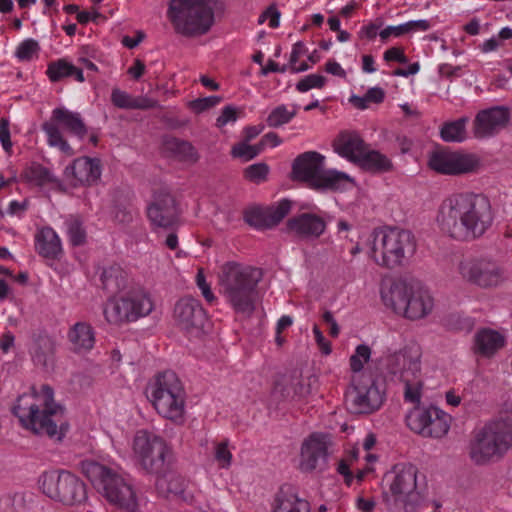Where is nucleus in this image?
<instances>
[{
    "mask_svg": "<svg viewBox=\"0 0 512 512\" xmlns=\"http://www.w3.org/2000/svg\"><path fill=\"white\" fill-rule=\"evenodd\" d=\"M81 468L110 503L127 512H138V500L128 474L121 469L108 468L95 461H83Z\"/></svg>",
    "mask_w": 512,
    "mask_h": 512,
    "instance_id": "nucleus-7",
    "label": "nucleus"
},
{
    "mask_svg": "<svg viewBox=\"0 0 512 512\" xmlns=\"http://www.w3.org/2000/svg\"><path fill=\"white\" fill-rule=\"evenodd\" d=\"M165 148L182 160H196V151L192 144L187 141L170 138L165 141Z\"/></svg>",
    "mask_w": 512,
    "mask_h": 512,
    "instance_id": "nucleus-39",
    "label": "nucleus"
},
{
    "mask_svg": "<svg viewBox=\"0 0 512 512\" xmlns=\"http://www.w3.org/2000/svg\"><path fill=\"white\" fill-rule=\"evenodd\" d=\"M506 342L507 336L504 331L481 328L473 336L471 349L478 357L491 358L505 347Z\"/></svg>",
    "mask_w": 512,
    "mask_h": 512,
    "instance_id": "nucleus-25",
    "label": "nucleus"
},
{
    "mask_svg": "<svg viewBox=\"0 0 512 512\" xmlns=\"http://www.w3.org/2000/svg\"><path fill=\"white\" fill-rule=\"evenodd\" d=\"M512 447V433L502 422L485 423L475 431L469 443V457L476 465H488L502 459Z\"/></svg>",
    "mask_w": 512,
    "mask_h": 512,
    "instance_id": "nucleus-10",
    "label": "nucleus"
},
{
    "mask_svg": "<svg viewBox=\"0 0 512 512\" xmlns=\"http://www.w3.org/2000/svg\"><path fill=\"white\" fill-rule=\"evenodd\" d=\"M146 395L160 416L177 425L185 422L186 393L173 371L156 375L147 385Z\"/></svg>",
    "mask_w": 512,
    "mask_h": 512,
    "instance_id": "nucleus-8",
    "label": "nucleus"
},
{
    "mask_svg": "<svg viewBox=\"0 0 512 512\" xmlns=\"http://www.w3.org/2000/svg\"><path fill=\"white\" fill-rule=\"evenodd\" d=\"M271 512H311V505L295 486L284 484L273 496Z\"/></svg>",
    "mask_w": 512,
    "mask_h": 512,
    "instance_id": "nucleus-26",
    "label": "nucleus"
},
{
    "mask_svg": "<svg viewBox=\"0 0 512 512\" xmlns=\"http://www.w3.org/2000/svg\"><path fill=\"white\" fill-rule=\"evenodd\" d=\"M67 234L72 245L79 246L85 241V231L77 219L66 222Z\"/></svg>",
    "mask_w": 512,
    "mask_h": 512,
    "instance_id": "nucleus-47",
    "label": "nucleus"
},
{
    "mask_svg": "<svg viewBox=\"0 0 512 512\" xmlns=\"http://www.w3.org/2000/svg\"><path fill=\"white\" fill-rule=\"evenodd\" d=\"M60 126L70 134L83 139L87 133L86 125L78 112L70 111L65 107H57L52 110L50 119L41 126L42 131L46 135L47 144L50 147L57 148L62 153L72 156L74 150L65 140Z\"/></svg>",
    "mask_w": 512,
    "mask_h": 512,
    "instance_id": "nucleus-16",
    "label": "nucleus"
},
{
    "mask_svg": "<svg viewBox=\"0 0 512 512\" xmlns=\"http://www.w3.org/2000/svg\"><path fill=\"white\" fill-rule=\"evenodd\" d=\"M418 469L411 463H397L383 477V495L395 502L408 505L417 493Z\"/></svg>",
    "mask_w": 512,
    "mask_h": 512,
    "instance_id": "nucleus-18",
    "label": "nucleus"
},
{
    "mask_svg": "<svg viewBox=\"0 0 512 512\" xmlns=\"http://www.w3.org/2000/svg\"><path fill=\"white\" fill-rule=\"evenodd\" d=\"M356 164L374 173L387 172L392 168V162L386 155L376 150H369L368 146Z\"/></svg>",
    "mask_w": 512,
    "mask_h": 512,
    "instance_id": "nucleus-31",
    "label": "nucleus"
},
{
    "mask_svg": "<svg viewBox=\"0 0 512 512\" xmlns=\"http://www.w3.org/2000/svg\"><path fill=\"white\" fill-rule=\"evenodd\" d=\"M269 171V166L266 163L259 162L248 166L244 170V176L250 182L260 184L267 179Z\"/></svg>",
    "mask_w": 512,
    "mask_h": 512,
    "instance_id": "nucleus-43",
    "label": "nucleus"
},
{
    "mask_svg": "<svg viewBox=\"0 0 512 512\" xmlns=\"http://www.w3.org/2000/svg\"><path fill=\"white\" fill-rule=\"evenodd\" d=\"M386 365L389 373L404 384L405 401L419 404L423 387L419 357L403 349L389 355Z\"/></svg>",
    "mask_w": 512,
    "mask_h": 512,
    "instance_id": "nucleus-17",
    "label": "nucleus"
},
{
    "mask_svg": "<svg viewBox=\"0 0 512 512\" xmlns=\"http://www.w3.org/2000/svg\"><path fill=\"white\" fill-rule=\"evenodd\" d=\"M326 83V78L319 74H310L302 78L297 84L296 89L301 92H307L313 88H322Z\"/></svg>",
    "mask_w": 512,
    "mask_h": 512,
    "instance_id": "nucleus-48",
    "label": "nucleus"
},
{
    "mask_svg": "<svg viewBox=\"0 0 512 512\" xmlns=\"http://www.w3.org/2000/svg\"><path fill=\"white\" fill-rule=\"evenodd\" d=\"M431 421H429L428 428L424 437L441 438L447 434L450 428V417L448 414L432 407Z\"/></svg>",
    "mask_w": 512,
    "mask_h": 512,
    "instance_id": "nucleus-35",
    "label": "nucleus"
},
{
    "mask_svg": "<svg viewBox=\"0 0 512 512\" xmlns=\"http://www.w3.org/2000/svg\"><path fill=\"white\" fill-rule=\"evenodd\" d=\"M325 157L308 151L300 154L293 162L292 172L296 179L310 183L316 189H339L350 177L337 170L324 169Z\"/></svg>",
    "mask_w": 512,
    "mask_h": 512,
    "instance_id": "nucleus-11",
    "label": "nucleus"
},
{
    "mask_svg": "<svg viewBox=\"0 0 512 512\" xmlns=\"http://www.w3.org/2000/svg\"><path fill=\"white\" fill-rule=\"evenodd\" d=\"M323 321L329 325V334L336 338L340 333V327L331 311H325L322 315Z\"/></svg>",
    "mask_w": 512,
    "mask_h": 512,
    "instance_id": "nucleus-64",
    "label": "nucleus"
},
{
    "mask_svg": "<svg viewBox=\"0 0 512 512\" xmlns=\"http://www.w3.org/2000/svg\"><path fill=\"white\" fill-rule=\"evenodd\" d=\"M153 309L154 302L151 295L138 289L109 298L104 306L103 314L108 323L119 325L144 318Z\"/></svg>",
    "mask_w": 512,
    "mask_h": 512,
    "instance_id": "nucleus-12",
    "label": "nucleus"
},
{
    "mask_svg": "<svg viewBox=\"0 0 512 512\" xmlns=\"http://www.w3.org/2000/svg\"><path fill=\"white\" fill-rule=\"evenodd\" d=\"M147 216L154 232L161 236L166 229L178 227V210L174 198L167 192L155 194L147 208Z\"/></svg>",
    "mask_w": 512,
    "mask_h": 512,
    "instance_id": "nucleus-20",
    "label": "nucleus"
},
{
    "mask_svg": "<svg viewBox=\"0 0 512 512\" xmlns=\"http://www.w3.org/2000/svg\"><path fill=\"white\" fill-rule=\"evenodd\" d=\"M244 220L258 230L271 228L267 208L257 206L248 208L244 213Z\"/></svg>",
    "mask_w": 512,
    "mask_h": 512,
    "instance_id": "nucleus-40",
    "label": "nucleus"
},
{
    "mask_svg": "<svg viewBox=\"0 0 512 512\" xmlns=\"http://www.w3.org/2000/svg\"><path fill=\"white\" fill-rule=\"evenodd\" d=\"M493 222L494 213L489 198L472 191L448 195L441 201L436 215V223L442 233L464 242L483 237Z\"/></svg>",
    "mask_w": 512,
    "mask_h": 512,
    "instance_id": "nucleus-1",
    "label": "nucleus"
},
{
    "mask_svg": "<svg viewBox=\"0 0 512 512\" xmlns=\"http://www.w3.org/2000/svg\"><path fill=\"white\" fill-rule=\"evenodd\" d=\"M371 356V349L365 344L358 345L355 353L350 357V367L354 372H360L364 364L367 363Z\"/></svg>",
    "mask_w": 512,
    "mask_h": 512,
    "instance_id": "nucleus-46",
    "label": "nucleus"
},
{
    "mask_svg": "<svg viewBox=\"0 0 512 512\" xmlns=\"http://www.w3.org/2000/svg\"><path fill=\"white\" fill-rule=\"evenodd\" d=\"M13 413L25 429L57 441L65 437L69 428L65 409L54 401V391L48 385L20 395Z\"/></svg>",
    "mask_w": 512,
    "mask_h": 512,
    "instance_id": "nucleus-2",
    "label": "nucleus"
},
{
    "mask_svg": "<svg viewBox=\"0 0 512 512\" xmlns=\"http://www.w3.org/2000/svg\"><path fill=\"white\" fill-rule=\"evenodd\" d=\"M35 249L45 258H57L62 252V244L55 230L51 227L40 229L35 235Z\"/></svg>",
    "mask_w": 512,
    "mask_h": 512,
    "instance_id": "nucleus-30",
    "label": "nucleus"
},
{
    "mask_svg": "<svg viewBox=\"0 0 512 512\" xmlns=\"http://www.w3.org/2000/svg\"><path fill=\"white\" fill-rule=\"evenodd\" d=\"M237 120L236 109L232 106H226L222 109L221 114L216 119V126L219 128L224 127L229 123H234Z\"/></svg>",
    "mask_w": 512,
    "mask_h": 512,
    "instance_id": "nucleus-53",
    "label": "nucleus"
},
{
    "mask_svg": "<svg viewBox=\"0 0 512 512\" xmlns=\"http://www.w3.org/2000/svg\"><path fill=\"white\" fill-rule=\"evenodd\" d=\"M261 153V147L256 145H249L246 142H241L233 146L231 154L234 158H240L243 161H249Z\"/></svg>",
    "mask_w": 512,
    "mask_h": 512,
    "instance_id": "nucleus-45",
    "label": "nucleus"
},
{
    "mask_svg": "<svg viewBox=\"0 0 512 512\" xmlns=\"http://www.w3.org/2000/svg\"><path fill=\"white\" fill-rule=\"evenodd\" d=\"M407 27V32L414 33L418 31H428L431 28V22L426 19H419V20H411L408 22H405Z\"/></svg>",
    "mask_w": 512,
    "mask_h": 512,
    "instance_id": "nucleus-59",
    "label": "nucleus"
},
{
    "mask_svg": "<svg viewBox=\"0 0 512 512\" xmlns=\"http://www.w3.org/2000/svg\"><path fill=\"white\" fill-rule=\"evenodd\" d=\"M381 28V23H369L361 27L359 31V36L361 38H366L369 40L374 39L379 34V29Z\"/></svg>",
    "mask_w": 512,
    "mask_h": 512,
    "instance_id": "nucleus-63",
    "label": "nucleus"
},
{
    "mask_svg": "<svg viewBox=\"0 0 512 512\" xmlns=\"http://www.w3.org/2000/svg\"><path fill=\"white\" fill-rule=\"evenodd\" d=\"M268 21V25L271 28H277L280 24V12L276 7L270 6L266 11L259 17V23Z\"/></svg>",
    "mask_w": 512,
    "mask_h": 512,
    "instance_id": "nucleus-54",
    "label": "nucleus"
},
{
    "mask_svg": "<svg viewBox=\"0 0 512 512\" xmlns=\"http://www.w3.org/2000/svg\"><path fill=\"white\" fill-rule=\"evenodd\" d=\"M74 70V65L67 62L64 59H60L54 62H51L48 67L46 74L50 81L58 82L65 77L72 76V71Z\"/></svg>",
    "mask_w": 512,
    "mask_h": 512,
    "instance_id": "nucleus-41",
    "label": "nucleus"
},
{
    "mask_svg": "<svg viewBox=\"0 0 512 512\" xmlns=\"http://www.w3.org/2000/svg\"><path fill=\"white\" fill-rule=\"evenodd\" d=\"M291 209V202L287 199L279 201L276 205L268 207V218L270 226H276L288 214Z\"/></svg>",
    "mask_w": 512,
    "mask_h": 512,
    "instance_id": "nucleus-44",
    "label": "nucleus"
},
{
    "mask_svg": "<svg viewBox=\"0 0 512 512\" xmlns=\"http://www.w3.org/2000/svg\"><path fill=\"white\" fill-rule=\"evenodd\" d=\"M384 398L383 383L371 374L355 376L345 394L346 406L353 414H370L379 410Z\"/></svg>",
    "mask_w": 512,
    "mask_h": 512,
    "instance_id": "nucleus-15",
    "label": "nucleus"
},
{
    "mask_svg": "<svg viewBox=\"0 0 512 512\" xmlns=\"http://www.w3.org/2000/svg\"><path fill=\"white\" fill-rule=\"evenodd\" d=\"M52 342L47 337L38 338L31 347L30 353L36 365L46 366L52 354Z\"/></svg>",
    "mask_w": 512,
    "mask_h": 512,
    "instance_id": "nucleus-38",
    "label": "nucleus"
},
{
    "mask_svg": "<svg viewBox=\"0 0 512 512\" xmlns=\"http://www.w3.org/2000/svg\"><path fill=\"white\" fill-rule=\"evenodd\" d=\"M429 167L445 175H460L475 172L480 166V159L470 153L439 150L431 153Z\"/></svg>",
    "mask_w": 512,
    "mask_h": 512,
    "instance_id": "nucleus-19",
    "label": "nucleus"
},
{
    "mask_svg": "<svg viewBox=\"0 0 512 512\" xmlns=\"http://www.w3.org/2000/svg\"><path fill=\"white\" fill-rule=\"evenodd\" d=\"M297 105L281 104L274 107L267 117L269 127L278 128L288 124L297 114Z\"/></svg>",
    "mask_w": 512,
    "mask_h": 512,
    "instance_id": "nucleus-36",
    "label": "nucleus"
},
{
    "mask_svg": "<svg viewBox=\"0 0 512 512\" xmlns=\"http://www.w3.org/2000/svg\"><path fill=\"white\" fill-rule=\"evenodd\" d=\"M174 319L181 329L189 333L199 332L206 321V312L198 300L184 297L175 305Z\"/></svg>",
    "mask_w": 512,
    "mask_h": 512,
    "instance_id": "nucleus-22",
    "label": "nucleus"
},
{
    "mask_svg": "<svg viewBox=\"0 0 512 512\" xmlns=\"http://www.w3.org/2000/svg\"><path fill=\"white\" fill-rule=\"evenodd\" d=\"M457 270L464 281L483 289L499 287L506 280L504 265L491 255L465 257Z\"/></svg>",
    "mask_w": 512,
    "mask_h": 512,
    "instance_id": "nucleus-13",
    "label": "nucleus"
},
{
    "mask_svg": "<svg viewBox=\"0 0 512 512\" xmlns=\"http://www.w3.org/2000/svg\"><path fill=\"white\" fill-rule=\"evenodd\" d=\"M38 484L46 496L64 505L81 504L87 498L85 484L76 475L66 470L43 472L38 479Z\"/></svg>",
    "mask_w": 512,
    "mask_h": 512,
    "instance_id": "nucleus-14",
    "label": "nucleus"
},
{
    "mask_svg": "<svg viewBox=\"0 0 512 512\" xmlns=\"http://www.w3.org/2000/svg\"><path fill=\"white\" fill-rule=\"evenodd\" d=\"M39 49L38 42L29 38L17 46L14 55L19 61L28 62L37 57Z\"/></svg>",
    "mask_w": 512,
    "mask_h": 512,
    "instance_id": "nucleus-42",
    "label": "nucleus"
},
{
    "mask_svg": "<svg viewBox=\"0 0 512 512\" xmlns=\"http://www.w3.org/2000/svg\"><path fill=\"white\" fill-rule=\"evenodd\" d=\"M215 459L219 467L229 468L232 462V453L228 448V441H222L215 446Z\"/></svg>",
    "mask_w": 512,
    "mask_h": 512,
    "instance_id": "nucleus-51",
    "label": "nucleus"
},
{
    "mask_svg": "<svg viewBox=\"0 0 512 512\" xmlns=\"http://www.w3.org/2000/svg\"><path fill=\"white\" fill-rule=\"evenodd\" d=\"M367 254L378 266L387 269L405 267L412 261L417 243L405 229L382 227L374 229L366 241Z\"/></svg>",
    "mask_w": 512,
    "mask_h": 512,
    "instance_id": "nucleus-4",
    "label": "nucleus"
},
{
    "mask_svg": "<svg viewBox=\"0 0 512 512\" xmlns=\"http://www.w3.org/2000/svg\"><path fill=\"white\" fill-rule=\"evenodd\" d=\"M261 269L244 263H224L218 274L219 293L237 313L252 314L258 299Z\"/></svg>",
    "mask_w": 512,
    "mask_h": 512,
    "instance_id": "nucleus-3",
    "label": "nucleus"
},
{
    "mask_svg": "<svg viewBox=\"0 0 512 512\" xmlns=\"http://www.w3.org/2000/svg\"><path fill=\"white\" fill-rule=\"evenodd\" d=\"M0 143L6 152L11 150L12 142L10 140L9 121L5 118L0 119Z\"/></svg>",
    "mask_w": 512,
    "mask_h": 512,
    "instance_id": "nucleus-55",
    "label": "nucleus"
},
{
    "mask_svg": "<svg viewBox=\"0 0 512 512\" xmlns=\"http://www.w3.org/2000/svg\"><path fill=\"white\" fill-rule=\"evenodd\" d=\"M431 417H433L432 407L428 409L414 407L407 414L406 423L412 431L425 436Z\"/></svg>",
    "mask_w": 512,
    "mask_h": 512,
    "instance_id": "nucleus-34",
    "label": "nucleus"
},
{
    "mask_svg": "<svg viewBox=\"0 0 512 512\" xmlns=\"http://www.w3.org/2000/svg\"><path fill=\"white\" fill-rule=\"evenodd\" d=\"M312 332L320 351L324 355H329L332 352L331 344L328 340H326V338L324 337L323 333L321 332L317 325L313 327Z\"/></svg>",
    "mask_w": 512,
    "mask_h": 512,
    "instance_id": "nucleus-58",
    "label": "nucleus"
},
{
    "mask_svg": "<svg viewBox=\"0 0 512 512\" xmlns=\"http://www.w3.org/2000/svg\"><path fill=\"white\" fill-rule=\"evenodd\" d=\"M132 452L140 467L157 477L156 487L159 491L168 494L182 492L181 479L173 473H165L169 449L162 437L147 430H139L133 437Z\"/></svg>",
    "mask_w": 512,
    "mask_h": 512,
    "instance_id": "nucleus-5",
    "label": "nucleus"
},
{
    "mask_svg": "<svg viewBox=\"0 0 512 512\" xmlns=\"http://www.w3.org/2000/svg\"><path fill=\"white\" fill-rule=\"evenodd\" d=\"M196 284H197L198 288L200 289L202 296L209 304H212L216 301V297L211 289V286L206 281L203 270H201V269L198 271V273L196 275Z\"/></svg>",
    "mask_w": 512,
    "mask_h": 512,
    "instance_id": "nucleus-52",
    "label": "nucleus"
},
{
    "mask_svg": "<svg viewBox=\"0 0 512 512\" xmlns=\"http://www.w3.org/2000/svg\"><path fill=\"white\" fill-rule=\"evenodd\" d=\"M281 144L282 139L276 133L269 132L261 138L260 142L258 143V146L261 147L262 151L265 147L275 148Z\"/></svg>",
    "mask_w": 512,
    "mask_h": 512,
    "instance_id": "nucleus-62",
    "label": "nucleus"
},
{
    "mask_svg": "<svg viewBox=\"0 0 512 512\" xmlns=\"http://www.w3.org/2000/svg\"><path fill=\"white\" fill-rule=\"evenodd\" d=\"M222 101V97L220 96H207L203 98H198L189 103V107L195 113H202L212 107L217 106Z\"/></svg>",
    "mask_w": 512,
    "mask_h": 512,
    "instance_id": "nucleus-50",
    "label": "nucleus"
},
{
    "mask_svg": "<svg viewBox=\"0 0 512 512\" xmlns=\"http://www.w3.org/2000/svg\"><path fill=\"white\" fill-rule=\"evenodd\" d=\"M167 17L174 31L185 37L207 33L214 22L210 0H171Z\"/></svg>",
    "mask_w": 512,
    "mask_h": 512,
    "instance_id": "nucleus-9",
    "label": "nucleus"
},
{
    "mask_svg": "<svg viewBox=\"0 0 512 512\" xmlns=\"http://www.w3.org/2000/svg\"><path fill=\"white\" fill-rule=\"evenodd\" d=\"M176 229H166L162 232L161 236L157 235L159 239H164V244L171 250H175L178 247Z\"/></svg>",
    "mask_w": 512,
    "mask_h": 512,
    "instance_id": "nucleus-61",
    "label": "nucleus"
},
{
    "mask_svg": "<svg viewBox=\"0 0 512 512\" xmlns=\"http://www.w3.org/2000/svg\"><path fill=\"white\" fill-rule=\"evenodd\" d=\"M366 147L367 144L361 136L353 131L341 132L333 143L334 151L339 156L355 164L365 152Z\"/></svg>",
    "mask_w": 512,
    "mask_h": 512,
    "instance_id": "nucleus-28",
    "label": "nucleus"
},
{
    "mask_svg": "<svg viewBox=\"0 0 512 512\" xmlns=\"http://www.w3.org/2000/svg\"><path fill=\"white\" fill-rule=\"evenodd\" d=\"M380 295L386 308L412 321L426 318L435 306L434 297L428 288L401 279L384 283Z\"/></svg>",
    "mask_w": 512,
    "mask_h": 512,
    "instance_id": "nucleus-6",
    "label": "nucleus"
},
{
    "mask_svg": "<svg viewBox=\"0 0 512 512\" xmlns=\"http://www.w3.org/2000/svg\"><path fill=\"white\" fill-rule=\"evenodd\" d=\"M111 102L120 109H133L135 97L119 88H114L111 93Z\"/></svg>",
    "mask_w": 512,
    "mask_h": 512,
    "instance_id": "nucleus-49",
    "label": "nucleus"
},
{
    "mask_svg": "<svg viewBox=\"0 0 512 512\" xmlns=\"http://www.w3.org/2000/svg\"><path fill=\"white\" fill-rule=\"evenodd\" d=\"M67 336L71 349L78 354L89 352L95 345L94 329L87 322L75 323L69 329Z\"/></svg>",
    "mask_w": 512,
    "mask_h": 512,
    "instance_id": "nucleus-29",
    "label": "nucleus"
},
{
    "mask_svg": "<svg viewBox=\"0 0 512 512\" xmlns=\"http://www.w3.org/2000/svg\"><path fill=\"white\" fill-rule=\"evenodd\" d=\"M468 117H461L457 120L446 122L440 129V136L445 142H462L466 139V125Z\"/></svg>",
    "mask_w": 512,
    "mask_h": 512,
    "instance_id": "nucleus-33",
    "label": "nucleus"
},
{
    "mask_svg": "<svg viewBox=\"0 0 512 512\" xmlns=\"http://www.w3.org/2000/svg\"><path fill=\"white\" fill-rule=\"evenodd\" d=\"M289 232L301 238H317L326 228L324 219L313 213H302L287 222Z\"/></svg>",
    "mask_w": 512,
    "mask_h": 512,
    "instance_id": "nucleus-27",
    "label": "nucleus"
},
{
    "mask_svg": "<svg viewBox=\"0 0 512 512\" xmlns=\"http://www.w3.org/2000/svg\"><path fill=\"white\" fill-rule=\"evenodd\" d=\"M103 288L114 293L124 289L127 285V274L118 265L107 267L101 274Z\"/></svg>",
    "mask_w": 512,
    "mask_h": 512,
    "instance_id": "nucleus-32",
    "label": "nucleus"
},
{
    "mask_svg": "<svg viewBox=\"0 0 512 512\" xmlns=\"http://www.w3.org/2000/svg\"><path fill=\"white\" fill-rule=\"evenodd\" d=\"M101 174L100 159L87 156L75 159L64 170L65 177L75 186L96 184L100 180Z\"/></svg>",
    "mask_w": 512,
    "mask_h": 512,
    "instance_id": "nucleus-24",
    "label": "nucleus"
},
{
    "mask_svg": "<svg viewBox=\"0 0 512 512\" xmlns=\"http://www.w3.org/2000/svg\"><path fill=\"white\" fill-rule=\"evenodd\" d=\"M307 53V48L305 44L301 41L296 42L293 47L292 51L290 53L289 62H290V70L296 66L299 58Z\"/></svg>",
    "mask_w": 512,
    "mask_h": 512,
    "instance_id": "nucleus-60",
    "label": "nucleus"
},
{
    "mask_svg": "<svg viewBox=\"0 0 512 512\" xmlns=\"http://www.w3.org/2000/svg\"><path fill=\"white\" fill-rule=\"evenodd\" d=\"M328 459L327 438L321 434H312L301 446L299 468L302 472L323 470Z\"/></svg>",
    "mask_w": 512,
    "mask_h": 512,
    "instance_id": "nucleus-21",
    "label": "nucleus"
},
{
    "mask_svg": "<svg viewBox=\"0 0 512 512\" xmlns=\"http://www.w3.org/2000/svg\"><path fill=\"white\" fill-rule=\"evenodd\" d=\"M384 60L385 61H395V62H399L401 64H406L408 63V58L406 57L404 51L402 48H399V47H391L389 49H387L385 52H384Z\"/></svg>",
    "mask_w": 512,
    "mask_h": 512,
    "instance_id": "nucleus-57",
    "label": "nucleus"
},
{
    "mask_svg": "<svg viewBox=\"0 0 512 512\" xmlns=\"http://www.w3.org/2000/svg\"><path fill=\"white\" fill-rule=\"evenodd\" d=\"M405 34H408L405 23L399 24L397 26H387L379 32V36L383 41L387 40L391 36L400 37Z\"/></svg>",
    "mask_w": 512,
    "mask_h": 512,
    "instance_id": "nucleus-56",
    "label": "nucleus"
},
{
    "mask_svg": "<svg viewBox=\"0 0 512 512\" xmlns=\"http://www.w3.org/2000/svg\"><path fill=\"white\" fill-rule=\"evenodd\" d=\"M24 179L31 185L43 187L55 181L52 172L40 165L32 164L24 171Z\"/></svg>",
    "mask_w": 512,
    "mask_h": 512,
    "instance_id": "nucleus-37",
    "label": "nucleus"
},
{
    "mask_svg": "<svg viewBox=\"0 0 512 512\" xmlns=\"http://www.w3.org/2000/svg\"><path fill=\"white\" fill-rule=\"evenodd\" d=\"M509 111L504 107H492L478 112L474 120V135L478 139L499 133L509 122Z\"/></svg>",
    "mask_w": 512,
    "mask_h": 512,
    "instance_id": "nucleus-23",
    "label": "nucleus"
}]
</instances>
